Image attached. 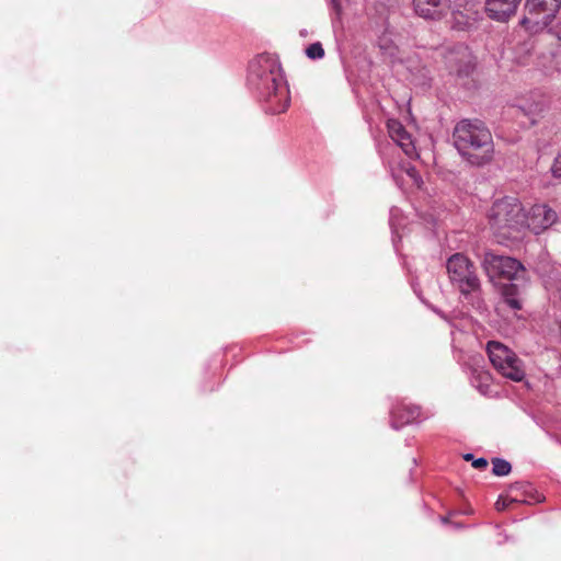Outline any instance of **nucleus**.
I'll return each mask as SVG.
<instances>
[{"mask_svg":"<svg viewBox=\"0 0 561 561\" xmlns=\"http://www.w3.org/2000/svg\"><path fill=\"white\" fill-rule=\"evenodd\" d=\"M249 81L267 103L271 113L279 114L288 108L289 89L274 55L263 53L250 62Z\"/></svg>","mask_w":561,"mask_h":561,"instance_id":"f257e3e1","label":"nucleus"},{"mask_svg":"<svg viewBox=\"0 0 561 561\" xmlns=\"http://www.w3.org/2000/svg\"><path fill=\"white\" fill-rule=\"evenodd\" d=\"M454 142L459 153L472 165L489 163L494 153L493 138L479 119H461L454 129Z\"/></svg>","mask_w":561,"mask_h":561,"instance_id":"f03ea898","label":"nucleus"},{"mask_svg":"<svg viewBox=\"0 0 561 561\" xmlns=\"http://www.w3.org/2000/svg\"><path fill=\"white\" fill-rule=\"evenodd\" d=\"M446 268L451 285L472 306L480 307L481 280L477 267L465 254L455 253L446 262Z\"/></svg>","mask_w":561,"mask_h":561,"instance_id":"7ed1b4c3","label":"nucleus"},{"mask_svg":"<svg viewBox=\"0 0 561 561\" xmlns=\"http://www.w3.org/2000/svg\"><path fill=\"white\" fill-rule=\"evenodd\" d=\"M486 353L493 367L505 378L517 382L525 378L523 362L506 345L490 341L486 344Z\"/></svg>","mask_w":561,"mask_h":561,"instance_id":"20e7f679","label":"nucleus"},{"mask_svg":"<svg viewBox=\"0 0 561 561\" xmlns=\"http://www.w3.org/2000/svg\"><path fill=\"white\" fill-rule=\"evenodd\" d=\"M482 266L491 280L504 278L510 282H526V268L514 257L486 252Z\"/></svg>","mask_w":561,"mask_h":561,"instance_id":"39448f33","label":"nucleus"},{"mask_svg":"<svg viewBox=\"0 0 561 561\" xmlns=\"http://www.w3.org/2000/svg\"><path fill=\"white\" fill-rule=\"evenodd\" d=\"M560 7L561 0H526L520 23L529 32L537 33L554 20Z\"/></svg>","mask_w":561,"mask_h":561,"instance_id":"423d86ee","label":"nucleus"},{"mask_svg":"<svg viewBox=\"0 0 561 561\" xmlns=\"http://www.w3.org/2000/svg\"><path fill=\"white\" fill-rule=\"evenodd\" d=\"M444 62L449 73L459 78L468 77L474 69L473 56L469 48L457 45L444 54Z\"/></svg>","mask_w":561,"mask_h":561,"instance_id":"0eeeda50","label":"nucleus"},{"mask_svg":"<svg viewBox=\"0 0 561 561\" xmlns=\"http://www.w3.org/2000/svg\"><path fill=\"white\" fill-rule=\"evenodd\" d=\"M415 14L424 20L440 21L445 19L451 8V0H412Z\"/></svg>","mask_w":561,"mask_h":561,"instance_id":"6e6552de","label":"nucleus"},{"mask_svg":"<svg viewBox=\"0 0 561 561\" xmlns=\"http://www.w3.org/2000/svg\"><path fill=\"white\" fill-rule=\"evenodd\" d=\"M515 116H524L529 125H534L547 108L546 99L542 95H531L518 101L514 106Z\"/></svg>","mask_w":561,"mask_h":561,"instance_id":"1a4fd4ad","label":"nucleus"},{"mask_svg":"<svg viewBox=\"0 0 561 561\" xmlns=\"http://www.w3.org/2000/svg\"><path fill=\"white\" fill-rule=\"evenodd\" d=\"M522 0H485L486 15L496 22H507L515 15Z\"/></svg>","mask_w":561,"mask_h":561,"instance_id":"9d476101","label":"nucleus"},{"mask_svg":"<svg viewBox=\"0 0 561 561\" xmlns=\"http://www.w3.org/2000/svg\"><path fill=\"white\" fill-rule=\"evenodd\" d=\"M391 427L400 430L404 425L411 424L419 420L421 408L419 405L405 404L403 402L394 405L390 412Z\"/></svg>","mask_w":561,"mask_h":561,"instance_id":"9b49d317","label":"nucleus"},{"mask_svg":"<svg viewBox=\"0 0 561 561\" xmlns=\"http://www.w3.org/2000/svg\"><path fill=\"white\" fill-rule=\"evenodd\" d=\"M523 216V220L535 234L552 226L557 221L558 213H517Z\"/></svg>","mask_w":561,"mask_h":561,"instance_id":"f8f14e48","label":"nucleus"},{"mask_svg":"<svg viewBox=\"0 0 561 561\" xmlns=\"http://www.w3.org/2000/svg\"><path fill=\"white\" fill-rule=\"evenodd\" d=\"M388 131L392 140L401 147L407 156L412 157L415 153V147L412 142L411 136L400 122L389 121Z\"/></svg>","mask_w":561,"mask_h":561,"instance_id":"ddd939ff","label":"nucleus"},{"mask_svg":"<svg viewBox=\"0 0 561 561\" xmlns=\"http://www.w3.org/2000/svg\"><path fill=\"white\" fill-rule=\"evenodd\" d=\"M525 282H510L501 289L503 302L512 310L523 308L522 295Z\"/></svg>","mask_w":561,"mask_h":561,"instance_id":"4468645a","label":"nucleus"},{"mask_svg":"<svg viewBox=\"0 0 561 561\" xmlns=\"http://www.w3.org/2000/svg\"><path fill=\"white\" fill-rule=\"evenodd\" d=\"M401 183L411 190H420L423 186V180L419 174L417 169L408 161H403L398 174Z\"/></svg>","mask_w":561,"mask_h":561,"instance_id":"2eb2a0df","label":"nucleus"},{"mask_svg":"<svg viewBox=\"0 0 561 561\" xmlns=\"http://www.w3.org/2000/svg\"><path fill=\"white\" fill-rule=\"evenodd\" d=\"M471 385L482 394H488L491 389V376L488 371L472 369Z\"/></svg>","mask_w":561,"mask_h":561,"instance_id":"dca6fc26","label":"nucleus"},{"mask_svg":"<svg viewBox=\"0 0 561 561\" xmlns=\"http://www.w3.org/2000/svg\"><path fill=\"white\" fill-rule=\"evenodd\" d=\"M449 13H451V26L455 30L465 31L471 27L474 22V19L470 14L465 13L459 8L450 10Z\"/></svg>","mask_w":561,"mask_h":561,"instance_id":"f3484780","label":"nucleus"},{"mask_svg":"<svg viewBox=\"0 0 561 561\" xmlns=\"http://www.w3.org/2000/svg\"><path fill=\"white\" fill-rule=\"evenodd\" d=\"M515 208L524 210V206L516 195H505L496 198L493 203V210H513Z\"/></svg>","mask_w":561,"mask_h":561,"instance_id":"a211bd4d","label":"nucleus"},{"mask_svg":"<svg viewBox=\"0 0 561 561\" xmlns=\"http://www.w3.org/2000/svg\"><path fill=\"white\" fill-rule=\"evenodd\" d=\"M492 465H493L492 472L494 476H497V477H505L512 470L511 463L507 460L502 459V458H493Z\"/></svg>","mask_w":561,"mask_h":561,"instance_id":"6ab92c4d","label":"nucleus"},{"mask_svg":"<svg viewBox=\"0 0 561 561\" xmlns=\"http://www.w3.org/2000/svg\"><path fill=\"white\" fill-rule=\"evenodd\" d=\"M306 54L310 59H319L324 56V49L321 43L317 42L308 46Z\"/></svg>","mask_w":561,"mask_h":561,"instance_id":"aec40b11","label":"nucleus"},{"mask_svg":"<svg viewBox=\"0 0 561 561\" xmlns=\"http://www.w3.org/2000/svg\"><path fill=\"white\" fill-rule=\"evenodd\" d=\"M402 220H403V213H392L389 218V225L392 229L393 234H398L399 237H401L399 233V229H400Z\"/></svg>","mask_w":561,"mask_h":561,"instance_id":"412c9836","label":"nucleus"},{"mask_svg":"<svg viewBox=\"0 0 561 561\" xmlns=\"http://www.w3.org/2000/svg\"><path fill=\"white\" fill-rule=\"evenodd\" d=\"M550 170L554 178H561V150L553 159Z\"/></svg>","mask_w":561,"mask_h":561,"instance_id":"4be33fe9","label":"nucleus"},{"mask_svg":"<svg viewBox=\"0 0 561 561\" xmlns=\"http://www.w3.org/2000/svg\"><path fill=\"white\" fill-rule=\"evenodd\" d=\"M488 460L483 457H480L478 459H473L472 461V466L476 468V469H484L488 467Z\"/></svg>","mask_w":561,"mask_h":561,"instance_id":"5701e85b","label":"nucleus"},{"mask_svg":"<svg viewBox=\"0 0 561 561\" xmlns=\"http://www.w3.org/2000/svg\"><path fill=\"white\" fill-rule=\"evenodd\" d=\"M332 8L334 9L335 13L339 15L341 13V3L340 0H331Z\"/></svg>","mask_w":561,"mask_h":561,"instance_id":"b1692460","label":"nucleus"},{"mask_svg":"<svg viewBox=\"0 0 561 561\" xmlns=\"http://www.w3.org/2000/svg\"><path fill=\"white\" fill-rule=\"evenodd\" d=\"M495 505H496V508H497V510H503V508H504V506H505V505H504V503H501V502H500V500L496 502V504H495Z\"/></svg>","mask_w":561,"mask_h":561,"instance_id":"393cba45","label":"nucleus"},{"mask_svg":"<svg viewBox=\"0 0 561 561\" xmlns=\"http://www.w3.org/2000/svg\"><path fill=\"white\" fill-rule=\"evenodd\" d=\"M440 520H442L443 524H447L449 522L447 516L440 517Z\"/></svg>","mask_w":561,"mask_h":561,"instance_id":"a878e982","label":"nucleus"},{"mask_svg":"<svg viewBox=\"0 0 561 561\" xmlns=\"http://www.w3.org/2000/svg\"><path fill=\"white\" fill-rule=\"evenodd\" d=\"M465 459L466 460L473 459V455L472 454H467V455H465Z\"/></svg>","mask_w":561,"mask_h":561,"instance_id":"bb28decb","label":"nucleus"},{"mask_svg":"<svg viewBox=\"0 0 561 561\" xmlns=\"http://www.w3.org/2000/svg\"><path fill=\"white\" fill-rule=\"evenodd\" d=\"M558 295L561 300V282L559 283V286H558Z\"/></svg>","mask_w":561,"mask_h":561,"instance_id":"cd10ccee","label":"nucleus"}]
</instances>
